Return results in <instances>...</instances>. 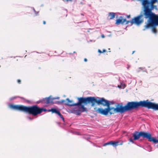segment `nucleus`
I'll list each match as a JSON object with an SVG mask.
<instances>
[{"label":"nucleus","instance_id":"32","mask_svg":"<svg viewBox=\"0 0 158 158\" xmlns=\"http://www.w3.org/2000/svg\"><path fill=\"white\" fill-rule=\"evenodd\" d=\"M116 24L118 25V19H117L116 20Z\"/></svg>","mask_w":158,"mask_h":158},{"label":"nucleus","instance_id":"7","mask_svg":"<svg viewBox=\"0 0 158 158\" xmlns=\"http://www.w3.org/2000/svg\"><path fill=\"white\" fill-rule=\"evenodd\" d=\"M109 101L105 99L104 98H100L96 97V102L98 105L101 104L103 106H107L109 105Z\"/></svg>","mask_w":158,"mask_h":158},{"label":"nucleus","instance_id":"31","mask_svg":"<svg viewBox=\"0 0 158 158\" xmlns=\"http://www.w3.org/2000/svg\"><path fill=\"white\" fill-rule=\"evenodd\" d=\"M34 13L35 15V16H37L38 15V14L39 13V11H35V12Z\"/></svg>","mask_w":158,"mask_h":158},{"label":"nucleus","instance_id":"26","mask_svg":"<svg viewBox=\"0 0 158 158\" xmlns=\"http://www.w3.org/2000/svg\"><path fill=\"white\" fill-rule=\"evenodd\" d=\"M40 103H44V102H43V99H42L41 100H40L39 101H38L36 102V103L37 104H39Z\"/></svg>","mask_w":158,"mask_h":158},{"label":"nucleus","instance_id":"35","mask_svg":"<svg viewBox=\"0 0 158 158\" xmlns=\"http://www.w3.org/2000/svg\"><path fill=\"white\" fill-rule=\"evenodd\" d=\"M94 42L95 41H93L92 40H89V41H87V42Z\"/></svg>","mask_w":158,"mask_h":158},{"label":"nucleus","instance_id":"33","mask_svg":"<svg viewBox=\"0 0 158 158\" xmlns=\"http://www.w3.org/2000/svg\"><path fill=\"white\" fill-rule=\"evenodd\" d=\"M59 99V97H55V98H52V99H53V100H54V99Z\"/></svg>","mask_w":158,"mask_h":158},{"label":"nucleus","instance_id":"21","mask_svg":"<svg viewBox=\"0 0 158 158\" xmlns=\"http://www.w3.org/2000/svg\"><path fill=\"white\" fill-rule=\"evenodd\" d=\"M66 100L67 101V102L64 103V104L68 106V105H67V104H68L74 103H73V100H70L69 98H67L66 99Z\"/></svg>","mask_w":158,"mask_h":158},{"label":"nucleus","instance_id":"38","mask_svg":"<svg viewBox=\"0 0 158 158\" xmlns=\"http://www.w3.org/2000/svg\"><path fill=\"white\" fill-rule=\"evenodd\" d=\"M31 8H32L33 9V10L34 12H35L36 10H35V9H34V7H31Z\"/></svg>","mask_w":158,"mask_h":158},{"label":"nucleus","instance_id":"39","mask_svg":"<svg viewBox=\"0 0 158 158\" xmlns=\"http://www.w3.org/2000/svg\"><path fill=\"white\" fill-rule=\"evenodd\" d=\"M101 37L102 38H104L105 37V36L103 34H102L101 35Z\"/></svg>","mask_w":158,"mask_h":158},{"label":"nucleus","instance_id":"34","mask_svg":"<svg viewBox=\"0 0 158 158\" xmlns=\"http://www.w3.org/2000/svg\"><path fill=\"white\" fill-rule=\"evenodd\" d=\"M17 82L18 83L20 84L21 82V81L20 80L18 79L17 80Z\"/></svg>","mask_w":158,"mask_h":158},{"label":"nucleus","instance_id":"37","mask_svg":"<svg viewBox=\"0 0 158 158\" xmlns=\"http://www.w3.org/2000/svg\"><path fill=\"white\" fill-rule=\"evenodd\" d=\"M98 52L100 53H102V51L100 49L98 50Z\"/></svg>","mask_w":158,"mask_h":158},{"label":"nucleus","instance_id":"5","mask_svg":"<svg viewBox=\"0 0 158 158\" xmlns=\"http://www.w3.org/2000/svg\"><path fill=\"white\" fill-rule=\"evenodd\" d=\"M146 3H144V15L145 16V18H149V19L153 15L154 13H152V10L153 8L146 5Z\"/></svg>","mask_w":158,"mask_h":158},{"label":"nucleus","instance_id":"41","mask_svg":"<svg viewBox=\"0 0 158 158\" xmlns=\"http://www.w3.org/2000/svg\"><path fill=\"white\" fill-rule=\"evenodd\" d=\"M84 60L85 62H86L87 60V59L86 58H85L84 59Z\"/></svg>","mask_w":158,"mask_h":158},{"label":"nucleus","instance_id":"15","mask_svg":"<svg viewBox=\"0 0 158 158\" xmlns=\"http://www.w3.org/2000/svg\"><path fill=\"white\" fill-rule=\"evenodd\" d=\"M125 22H126L125 24H127L130 22V21H127L126 19L125 18H123V16H120L119 17V24H123Z\"/></svg>","mask_w":158,"mask_h":158},{"label":"nucleus","instance_id":"53","mask_svg":"<svg viewBox=\"0 0 158 158\" xmlns=\"http://www.w3.org/2000/svg\"><path fill=\"white\" fill-rule=\"evenodd\" d=\"M69 54H72L71 53H69Z\"/></svg>","mask_w":158,"mask_h":158},{"label":"nucleus","instance_id":"4","mask_svg":"<svg viewBox=\"0 0 158 158\" xmlns=\"http://www.w3.org/2000/svg\"><path fill=\"white\" fill-rule=\"evenodd\" d=\"M80 103H83L84 105L91 103L92 106H94L96 102V97H80L77 98Z\"/></svg>","mask_w":158,"mask_h":158},{"label":"nucleus","instance_id":"19","mask_svg":"<svg viewBox=\"0 0 158 158\" xmlns=\"http://www.w3.org/2000/svg\"><path fill=\"white\" fill-rule=\"evenodd\" d=\"M151 142L154 143H158V139H156L155 137H152L151 135Z\"/></svg>","mask_w":158,"mask_h":158},{"label":"nucleus","instance_id":"12","mask_svg":"<svg viewBox=\"0 0 158 158\" xmlns=\"http://www.w3.org/2000/svg\"><path fill=\"white\" fill-rule=\"evenodd\" d=\"M158 0H151L150 1L149 0H145L144 3H146V5L154 9V4L157 2Z\"/></svg>","mask_w":158,"mask_h":158},{"label":"nucleus","instance_id":"42","mask_svg":"<svg viewBox=\"0 0 158 158\" xmlns=\"http://www.w3.org/2000/svg\"><path fill=\"white\" fill-rule=\"evenodd\" d=\"M122 144H123V142H121L120 143H119V145H122Z\"/></svg>","mask_w":158,"mask_h":158},{"label":"nucleus","instance_id":"46","mask_svg":"<svg viewBox=\"0 0 158 158\" xmlns=\"http://www.w3.org/2000/svg\"><path fill=\"white\" fill-rule=\"evenodd\" d=\"M80 3L81 4H83V3L82 2H81Z\"/></svg>","mask_w":158,"mask_h":158},{"label":"nucleus","instance_id":"18","mask_svg":"<svg viewBox=\"0 0 158 158\" xmlns=\"http://www.w3.org/2000/svg\"><path fill=\"white\" fill-rule=\"evenodd\" d=\"M48 112L51 111L52 113H55L57 114L59 112V111L56 108H52L51 109L48 110Z\"/></svg>","mask_w":158,"mask_h":158},{"label":"nucleus","instance_id":"29","mask_svg":"<svg viewBox=\"0 0 158 158\" xmlns=\"http://www.w3.org/2000/svg\"><path fill=\"white\" fill-rule=\"evenodd\" d=\"M79 111L80 110H76V111L77 112V114L80 115V113L79 112Z\"/></svg>","mask_w":158,"mask_h":158},{"label":"nucleus","instance_id":"2","mask_svg":"<svg viewBox=\"0 0 158 158\" xmlns=\"http://www.w3.org/2000/svg\"><path fill=\"white\" fill-rule=\"evenodd\" d=\"M9 107L11 109L21 111L28 113L29 114L35 116L42 112H46L48 110L44 108H40L37 105L27 106L22 105L10 104Z\"/></svg>","mask_w":158,"mask_h":158},{"label":"nucleus","instance_id":"25","mask_svg":"<svg viewBox=\"0 0 158 158\" xmlns=\"http://www.w3.org/2000/svg\"><path fill=\"white\" fill-rule=\"evenodd\" d=\"M154 27L155 26L153 27L152 28V31L153 33H156L157 32V30L156 27Z\"/></svg>","mask_w":158,"mask_h":158},{"label":"nucleus","instance_id":"48","mask_svg":"<svg viewBox=\"0 0 158 158\" xmlns=\"http://www.w3.org/2000/svg\"><path fill=\"white\" fill-rule=\"evenodd\" d=\"M134 52H135V51H133V52H132V54H133L134 53Z\"/></svg>","mask_w":158,"mask_h":158},{"label":"nucleus","instance_id":"28","mask_svg":"<svg viewBox=\"0 0 158 158\" xmlns=\"http://www.w3.org/2000/svg\"><path fill=\"white\" fill-rule=\"evenodd\" d=\"M109 103L110 104V105L114 104V102L113 101H109Z\"/></svg>","mask_w":158,"mask_h":158},{"label":"nucleus","instance_id":"30","mask_svg":"<svg viewBox=\"0 0 158 158\" xmlns=\"http://www.w3.org/2000/svg\"><path fill=\"white\" fill-rule=\"evenodd\" d=\"M118 63V60H116L114 61V64L116 65H117Z\"/></svg>","mask_w":158,"mask_h":158},{"label":"nucleus","instance_id":"45","mask_svg":"<svg viewBox=\"0 0 158 158\" xmlns=\"http://www.w3.org/2000/svg\"><path fill=\"white\" fill-rule=\"evenodd\" d=\"M66 1H67V2H68V1H72V0H65Z\"/></svg>","mask_w":158,"mask_h":158},{"label":"nucleus","instance_id":"16","mask_svg":"<svg viewBox=\"0 0 158 158\" xmlns=\"http://www.w3.org/2000/svg\"><path fill=\"white\" fill-rule=\"evenodd\" d=\"M115 13L114 12H109L108 14L107 19L109 20L113 19L115 16Z\"/></svg>","mask_w":158,"mask_h":158},{"label":"nucleus","instance_id":"43","mask_svg":"<svg viewBox=\"0 0 158 158\" xmlns=\"http://www.w3.org/2000/svg\"><path fill=\"white\" fill-rule=\"evenodd\" d=\"M106 51V50H105V49H103V52H105Z\"/></svg>","mask_w":158,"mask_h":158},{"label":"nucleus","instance_id":"1","mask_svg":"<svg viewBox=\"0 0 158 158\" xmlns=\"http://www.w3.org/2000/svg\"><path fill=\"white\" fill-rule=\"evenodd\" d=\"M146 107L148 109L158 110V104L151 102L147 100L138 102H129L124 106H119V112L123 113L125 112L137 109L139 107Z\"/></svg>","mask_w":158,"mask_h":158},{"label":"nucleus","instance_id":"40","mask_svg":"<svg viewBox=\"0 0 158 158\" xmlns=\"http://www.w3.org/2000/svg\"><path fill=\"white\" fill-rule=\"evenodd\" d=\"M127 17L128 18H130V15H127Z\"/></svg>","mask_w":158,"mask_h":158},{"label":"nucleus","instance_id":"17","mask_svg":"<svg viewBox=\"0 0 158 158\" xmlns=\"http://www.w3.org/2000/svg\"><path fill=\"white\" fill-rule=\"evenodd\" d=\"M154 26L151 23L150 21L149 20L148 23L146 25L144 26V29L143 30H145L147 29H148L150 27H153Z\"/></svg>","mask_w":158,"mask_h":158},{"label":"nucleus","instance_id":"50","mask_svg":"<svg viewBox=\"0 0 158 158\" xmlns=\"http://www.w3.org/2000/svg\"><path fill=\"white\" fill-rule=\"evenodd\" d=\"M117 87H118V85H117Z\"/></svg>","mask_w":158,"mask_h":158},{"label":"nucleus","instance_id":"24","mask_svg":"<svg viewBox=\"0 0 158 158\" xmlns=\"http://www.w3.org/2000/svg\"><path fill=\"white\" fill-rule=\"evenodd\" d=\"M26 118H27V119L30 121L32 120L34 118L33 117H31L29 116H27L26 117Z\"/></svg>","mask_w":158,"mask_h":158},{"label":"nucleus","instance_id":"23","mask_svg":"<svg viewBox=\"0 0 158 158\" xmlns=\"http://www.w3.org/2000/svg\"><path fill=\"white\" fill-rule=\"evenodd\" d=\"M65 101L64 100H62L61 101H57L56 102H55V103L57 104H61L64 102H65Z\"/></svg>","mask_w":158,"mask_h":158},{"label":"nucleus","instance_id":"52","mask_svg":"<svg viewBox=\"0 0 158 158\" xmlns=\"http://www.w3.org/2000/svg\"><path fill=\"white\" fill-rule=\"evenodd\" d=\"M91 29H91V28H89V30H91Z\"/></svg>","mask_w":158,"mask_h":158},{"label":"nucleus","instance_id":"8","mask_svg":"<svg viewBox=\"0 0 158 158\" xmlns=\"http://www.w3.org/2000/svg\"><path fill=\"white\" fill-rule=\"evenodd\" d=\"M78 100V102L72 104H68L67 105L69 106H78L79 108L81 109L82 110L81 112H83L87 110V108L85 107L84 105L82 104L83 103H80Z\"/></svg>","mask_w":158,"mask_h":158},{"label":"nucleus","instance_id":"14","mask_svg":"<svg viewBox=\"0 0 158 158\" xmlns=\"http://www.w3.org/2000/svg\"><path fill=\"white\" fill-rule=\"evenodd\" d=\"M50 98V97H49L48 98H46L43 99V101L44 103H46L48 104L50 103H54L53 102V99H52V98Z\"/></svg>","mask_w":158,"mask_h":158},{"label":"nucleus","instance_id":"49","mask_svg":"<svg viewBox=\"0 0 158 158\" xmlns=\"http://www.w3.org/2000/svg\"><path fill=\"white\" fill-rule=\"evenodd\" d=\"M157 148H158V144L157 145Z\"/></svg>","mask_w":158,"mask_h":158},{"label":"nucleus","instance_id":"10","mask_svg":"<svg viewBox=\"0 0 158 158\" xmlns=\"http://www.w3.org/2000/svg\"><path fill=\"white\" fill-rule=\"evenodd\" d=\"M107 108H109V112L110 114H114V112H118V103H117L116 107L115 108L110 106V104L107 106Z\"/></svg>","mask_w":158,"mask_h":158},{"label":"nucleus","instance_id":"9","mask_svg":"<svg viewBox=\"0 0 158 158\" xmlns=\"http://www.w3.org/2000/svg\"><path fill=\"white\" fill-rule=\"evenodd\" d=\"M149 19L154 26L158 25V15L154 14Z\"/></svg>","mask_w":158,"mask_h":158},{"label":"nucleus","instance_id":"44","mask_svg":"<svg viewBox=\"0 0 158 158\" xmlns=\"http://www.w3.org/2000/svg\"><path fill=\"white\" fill-rule=\"evenodd\" d=\"M43 24H46V22L45 21H43Z\"/></svg>","mask_w":158,"mask_h":158},{"label":"nucleus","instance_id":"3","mask_svg":"<svg viewBox=\"0 0 158 158\" xmlns=\"http://www.w3.org/2000/svg\"><path fill=\"white\" fill-rule=\"evenodd\" d=\"M133 136L134 137L133 139L132 138L129 139L130 142L133 143V140H136L139 139L141 136L143 138H146L148 139V141L151 142V134L149 132H146L143 131H140L138 132L137 131L135 132L133 134Z\"/></svg>","mask_w":158,"mask_h":158},{"label":"nucleus","instance_id":"36","mask_svg":"<svg viewBox=\"0 0 158 158\" xmlns=\"http://www.w3.org/2000/svg\"><path fill=\"white\" fill-rule=\"evenodd\" d=\"M131 67V66L130 65H128L127 67V69H129V68Z\"/></svg>","mask_w":158,"mask_h":158},{"label":"nucleus","instance_id":"47","mask_svg":"<svg viewBox=\"0 0 158 158\" xmlns=\"http://www.w3.org/2000/svg\"><path fill=\"white\" fill-rule=\"evenodd\" d=\"M81 15H83V14H81Z\"/></svg>","mask_w":158,"mask_h":158},{"label":"nucleus","instance_id":"13","mask_svg":"<svg viewBox=\"0 0 158 158\" xmlns=\"http://www.w3.org/2000/svg\"><path fill=\"white\" fill-rule=\"evenodd\" d=\"M118 141H111L104 143L103 146H106L108 145H112L113 147H115L118 146Z\"/></svg>","mask_w":158,"mask_h":158},{"label":"nucleus","instance_id":"22","mask_svg":"<svg viewBox=\"0 0 158 158\" xmlns=\"http://www.w3.org/2000/svg\"><path fill=\"white\" fill-rule=\"evenodd\" d=\"M57 114L58 115L60 116V117L62 119V120L63 121V122H64V118L63 116L60 113V111Z\"/></svg>","mask_w":158,"mask_h":158},{"label":"nucleus","instance_id":"51","mask_svg":"<svg viewBox=\"0 0 158 158\" xmlns=\"http://www.w3.org/2000/svg\"><path fill=\"white\" fill-rule=\"evenodd\" d=\"M73 53H75V51L73 52Z\"/></svg>","mask_w":158,"mask_h":158},{"label":"nucleus","instance_id":"11","mask_svg":"<svg viewBox=\"0 0 158 158\" xmlns=\"http://www.w3.org/2000/svg\"><path fill=\"white\" fill-rule=\"evenodd\" d=\"M109 108H107V107L104 109L99 108L97 110V112L98 113L101 114L107 115L109 113Z\"/></svg>","mask_w":158,"mask_h":158},{"label":"nucleus","instance_id":"20","mask_svg":"<svg viewBox=\"0 0 158 158\" xmlns=\"http://www.w3.org/2000/svg\"><path fill=\"white\" fill-rule=\"evenodd\" d=\"M126 87V84L123 82H122L120 83V85H119V88L124 89Z\"/></svg>","mask_w":158,"mask_h":158},{"label":"nucleus","instance_id":"27","mask_svg":"<svg viewBox=\"0 0 158 158\" xmlns=\"http://www.w3.org/2000/svg\"><path fill=\"white\" fill-rule=\"evenodd\" d=\"M16 98V97H11L10 98V101H11L12 100H13L15 99V98Z\"/></svg>","mask_w":158,"mask_h":158},{"label":"nucleus","instance_id":"6","mask_svg":"<svg viewBox=\"0 0 158 158\" xmlns=\"http://www.w3.org/2000/svg\"><path fill=\"white\" fill-rule=\"evenodd\" d=\"M143 15L142 14L140 15L137 17H135L130 21L132 24H135L137 25H139L142 23L143 21Z\"/></svg>","mask_w":158,"mask_h":158}]
</instances>
